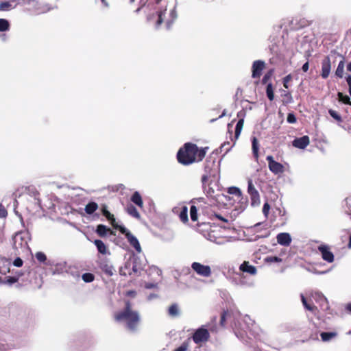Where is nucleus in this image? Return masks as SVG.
<instances>
[{
    "label": "nucleus",
    "mask_w": 351,
    "mask_h": 351,
    "mask_svg": "<svg viewBox=\"0 0 351 351\" xmlns=\"http://www.w3.org/2000/svg\"><path fill=\"white\" fill-rule=\"evenodd\" d=\"M12 240L14 249H26L28 247V241L30 240L29 234L28 232H17Z\"/></svg>",
    "instance_id": "nucleus-4"
},
{
    "label": "nucleus",
    "mask_w": 351,
    "mask_h": 351,
    "mask_svg": "<svg viewBox=\"0 0 351 351\" xmlns=\"http://www.w3.org/2000/svg\"><path fill=\"white\" fill-rule=\"evenodd\" d=\"M239 270L242 273H247L248 274L254 276L257 273V269L255 266L250 265L248 261H244L239 266Z\"/></svg>",
    "instance_id": "nucleus-19"
},
{
    "label": "nucleus",
    "mask_w": 351,
    "mask_h": 351,
    "mask_svg": "<svg viewBox=\"0 0 351 351\" xmlns=\"http://www.w3.org/2000/svg\"><path fill=\"white\" fill-rule=\"evenodd\" d=\"M114 319L123 324L131 332H136L141 322V316L137 311L133 310L129 301L125 302V308L114 314Z\"/></svg>",
    "instance_id": "nucleus-3"
},
{
    "label": "nucleus",
    "mask_w": 351,
    "mask_h": 351,
    "mask_svg": "<svg viewBox=\"0 0 351 351\" xmlns=\"http://www.w3.org/2000/svg\"><path fill=\"white\" fill-rule=\"evenodd\" d=\"M322 340L323 341H328L332 338L337 336V333L335 332H322L320 334Z\"/></svg>",
    "instance_id": "nucleus-32"
},
{
    "label": "nucleus",
    "mask_w": 351,
    "mask_h": 351,
    "mask_svg": "<svg viewBox=\"0 0 351 351\" xmlns=\"http://www.w3.org/2000/svg\"><path fill=\"white\" fill-rule=\"evenodd\" d=\"M156 287H157V284L154 283V282H147V283H145V287L147 289H152L156 288Z\"/></svg>",
    "instance_id": "nucleus-54"
},
{
    "label": "nucleus",
    "mask_w": 351,
    "mask_h": 351,
    "mask_svg": "<svg viewBox=\"0 0 351 351\" xmlns=\"http://www.w3.org/2000/svg\"><path fill=\"white\" fill-rule=\"evenodd\" d=\"M267 261L274 263H280L281 262L282 259L278 256H271L267 258Z\"/></svg>",
    "instance_id": "nucleus-53"
},
{
    "label": "nucleus",
    "mask_w": 351,
    "mask_h": 351,
    "mask_svg": "<svg viewBox=\"0 0 351 351\" xmlns=\"http://www.w3.org/2000/svg\"><path fill=\"white\" fill-rule=\"evenodd\" d=\"M347 71L351 72V61L347 64Z\"/></svg>",
    "instance_id": "nucleus-62"
},
{
    "label": "nucleus",
    "mask_w": 351,
    "mask_h": 351,
    "mask_svg": "<svg viewBox=\"0 0 351 351\" xmlns=\"http://www.w3.org/2000/svg\"><path fill=\"white\" fill-rule=\"evenodd\" d=\"M348 248H351V234H350V236L349 238V243H348Z\"/></svg>",
    "instance_id": "nucleus-64"
},
{
    "label": "nucleus",
    "mask_w": 351,
    "mask_h": 351,
    "mask_svg": "<svg viewBox=\"0 0 351 351\" xmlns=\"http://www.w3.org/2000/svg\"><path fill=\"white\" fill-rule=\"evenodd\" d=\"M186 348L184 346H181L175 350V351H186Z\"/></svg>",
    "instance_id": "nucleus-59"
},
{
    "label": "nucleus",
    "mask_w": 351,
    "mask_h": 351,
    "mask_svg": "<svg viewBox=\"0 0 351 351\" xmlns=\"http://www.w3.org/2000/svg\"><path fill=\"white\" fill-rule=\"evenodd\" d=\"M94 244L96 246L97 251L100 254L103 255L110 254V252L108 250L106 244L101 240L95 239L94 241Z\"/></svg>",
    "instance_id": "nucleus-22"
},
{
    "label": "nucleus",
    "mask_w": 351,
    "mask_h": 351,
    "mask_svg": "<svg viewBox=\"0 0 351 351\" xmlns=\"http://www.w3.org/2000/svg\"><path fill=\"white\" fill-rule=\"evenodd\" d=\"M166 11H167L166 8L157 10L156 12V13L147 16V21L149 22L155 21L156 28L159 27V26L164 21Z\"/></svg>",
    "instance_id": "nucleus-8"
},
{
    "label": "nucleus",
    "mask_w": 351,
    "mask_h": 351,
    "mask_svg": "<svg viewBox=\"0 0 351 351\" xmlns=\"http://www.w3.org/2000/svg\"><path fill=\"white\" fill-rule=\"evenodd\" d=\"M228 314V311H223L221 315V319H220V325L221 326H224L226 316Z\"/></svg>",
    "instance_id": "nucleus-47"
},
{
    "label": "nucleus",
    "mask_w": 351,
    "mask_h": 351,
    "mask_svg": "<svg viewBox=\"0 0 351 351\" xmlns=\"http://www.w3.org/2000/svg\"><path fill=\"white\" fill-rule=\"evenodd\" d=\"M169 16L171 18L170 20H167V25L168 26V27H170L171 24L173 23V21H175V19L177 18V13H176V8H173L170 13H169Z\"/></svg>",
    "instance_id": "nucleus-39"
},
{
    "label": "nucleus",
    "mask_w": 351,
    "mask_h": 351,
    "mask_svg": "<svg viewBox=\"0 0 351 351\" xmlns=\"http://www.w3.org/2000/svg\"><path fill=\"white\" fill-rule=\"evenodd\" d=\"M192 269L198 275L203 277H209L211 275V269L208 265H204L197 262L191 264Z\"/></svg>",
    "instance_id": "nucleus-6"
},
{
    "label": "nucleus",
    "mask_w": 351,
    "mask_h": 351,
    "mask_svg": "<svg viewBox=\"0 0 351 351\" xmlns=\"http://www.w3.org/2000/svg\"><path fill=\"white\" fill-rule=\"evenodd\" d=\"M265 63L263 60H256L252 64V77L258 78L261 75L262 71L265 68Z\"/></svg>",
    "instance_id": "nucleus-13"
},
{
    "label": "nucleus",
    "mask_w": 351,
    "mask_h": 351,
    "mask_svg": "<svg viewBox=\"0 0 351 351\" xmlns=\"http://www.w3.org/2000/svg\"><path fill=\"white\" fill-rule=\"evenodd\" d=\"M247 192L250 195L252 204L254 205L260 202V196L258 191L255 189L252 180L247 182Z\"/></svg>",
    "instance_id": "nucleus-11"
},
{
    "label": "nucleus",
    "mask_w": 351,
    "mask_h": 351,
    "mask_svg": "<svg viewBox=\"0 0 351 351\" xmlns=\"http://www.w3.org/2000/svg\"><path fill=\"white\" fill-rule=\"evenodd\" d=\"M308 68H309V64H308V62H305L302 66V69L304 72H306L308 70Z\"/></svg>",
    "instance_id": "nucleus-56"
},
{
    "label": "nucleus",
    "mask_w": 351,
    "mask_h": 351,
    "mask_svg": "<svg viewBox=\"0 0 351 351\" xmlns=\"http://www.w3.org/2000/svg\"><path fill=\"white\" fill-rule=\"evenodd\" d=\"M338 100L339 101L351 106V100L348 95H344L341 92L337 93Z\"/></svg>",
    "instance_id": "nucleus-31"
},
{
    "label": "nucleus",
    "mask_w": 351,
    "mask_h": 351,
    "mask_svg": "<svg viewBox=\"0 0 351 351\" xmlns=\"http://www.w3.org/2000/svg\"><path fill=\"white\" fill-rule=\"evenodd\" d=\"M271 74H272V71H269L268 73H267L263 77L262 79V83L263 84H266L267 83L268 80L271 78Z\"/></svg>",
    "instance_id": "nucleus-49"
},
{
    "label": "nucleus",
    "mask_w": 351,
    "mask_h": 351,
    "mask_svg": "<svg viewBox=\"0 0 351 351\" xmlns=\"http://www.w3.org/2000/svg\"><path fill=\"white\" fill-rule=\"evenodd\" d=\"M141 269V266L138 264L136 258L134 257V261L132 264V271L134 273H137Z\"/></svg>",
    "instance_id": "nucleus-46"
},
{
    "label": "nucleus",
    "mask_w": 351,
    "mask_h": 351,
    "mask_svg": "<svg viewBox=\"0 0 351 351\" xmlns=\"http://www.w3.org/2000/svg\"><path fill=\"white\" fill-rule=\"evenodd\" d=\"M208 147L199 148L197 145L192 143H186L177 153V158L180 163L188 165L194 162L203 160L206 154Z\"/></svg>",
    "instance_id": "nucleus-2"
},
{
    "label": "nucleus",
    "mask_w": 351,
    "mask_h": 351,
    "mask_svg": "<svg viewBox=\"0 0 351 351\" xmlns=\"http://www.w3.org/2000/svg\"><path fill=\"white\" fill-rule=\"evenodd\" d=\"M23 260L19 258V257H17L14 259V261H13V265L15 266V267H20L23 265Z\"/></svg>",
    "instance_id": "nucleus-48"
},
{
    "label": "nucleus",
    "mask_w": 351,
    "mask_h": 351,
    "mask_svg": "<svg viewBox=\"0 0 351 351\" xmlns=\"http://www.w3.org/2000/svg\"><path fill=\"white\" fill-rule=\"evenodd\" d=\"M10 23L8 20L0 19V32H5L9 29Z\"/></svg>",
    "instance_id": "nucleus-37"
},
{
    "label": "nucleus",
    "mask_w": 351,
    "mask_h": 351,
    "mask_svg": "<svg viewBox=\"0 0 351 351\" xmlns=\"http://www.w3.org/2000/svg\"><path fill=\"white\" fill-rule=\"evenodd\" d=\"M117 230L125 236L130 245H132L137 252L141 253L142 252L141 245L137 238L134 236L125 226H121L119 227Z\"/></svg>",
    "instance_id": "nucleus-5"
},
{
    "label": "nucleus",
    "mask_w": 351,
    "mask_h": 351,
    "mask_svg": "<svg viewBox=\"0 0 351 351\" xmlns=\"http://www.w3.org/2000/svg\"><path fill=\"white\" fill-rule=\"evenodd\" d=\"M190 217L193 221L197 219V210L195 206L192 205L190 208Z\"/></svg>",
    "instance_id": "nucleus-41"
},
{
    "label": "nucleus",
    "mask_w": 351,
    "mask_h": 351,
    "mask_svg": "<svg viewBox=\"0 0 351 351\" xmlns=\"http://www.w3.org/2000/svg\"><path fill=\"white\" fill-rule=\"evenodd\" d=\"M214 217L223 222H228V219H225L223 217H222L221 215H219V214H217V213H215L214 214Z\"/></svg>",
    "instance_id": "nucleus-55"
},
{
    "label": "nucleus",
    "mask_w": 351,
    "mask_h": 351,
    "mask_svg": "<svg viewBox=\"0 0 351 351\" xmlns=\"http://www.w3.org/2000/svg\"><path fill=\"white\" fill-rule=\"evenodd\" d=\"M266 95H267V97H268V99L270 101H273L274 100V89H273V86H272L271 83H269L267 85V87H266Z\"/></svg>",
    "instance_id": "nucleus-36"
},
{
    "label": "nucleus",
    "mask_w": 351,
    "mask_h": 351,
    "mask_svg": "<svg viewBox=\"0 0 351 351\" xmlns=\"http://www.w3.org/2000/svg\"><path fill=\"white\" fill-rule=\"evenodd\" d=\"M243 123H244V121L243 119H239L237 123V125L235 127V132H234V138L236 139H237L239 138V136H240V134H241V130L243 127Z\"/></svg>",
    "instance_id": "nucleus-33"
},
{
    "label": "nucleus",
    "mask_w": 351,
    "mask_h": 351,
    "mask_svg": "<svg viewBox=\"0 0 351 351\" xmlns=\"http://www.w3.org/2000/svg\"><path fill=\"white\" fill-rule=\"evenodd\" d=\"M17 203H18L16 199H14V212L16 215H18V212L16 210V207Z\"/></svg>",
    "instance_id": "nucleus-63"
},
{
    "label": "nucleus",
    "mask_w": 351,
    "mask_h": 351,
    "mask_svg": "<svg viewBox=\"0 0 351 351\" xmlns=\"http://www.w3.org/2000/svg\"><path fill=\"white\" fill-rule=\"evenodd\" d=\"M252 153L255 158L258 157V142L255 136L252 138Z\"/></svg>",
    "instance_id": "nucleus-30"
},
{
    "label": "nucleus",
    "mask_w": 351,
    "mask_h": 351,
    "mask_svg": "<svg viewBox=\"0 0 351 351\" xmlns=\"http://www.w3.org/2000/svg\"><path fill=\"white\" fill-rule=\"evenodd\" d=\"M131 201L140 208H142L143 206V202L141 195L138 191H135L132 194L131 197Z\"/></svg>",
    "instance_id": "nucleus-24"
},
{
    "label": "nucleus",
    "mask_w": 351,
    "mask_h": 351,
    "mask_svg": "<svg viewBox=\"0 0 351 351\" xmlns=\"http://www.w3.org/2000/svg\"><path fill=\"white\" fill-rule=\"evenodd\" d=\"M18 281V277L16 276H8L6 277L4 280H2L0 278V283L1 284H8L9 285H12V284Z\"/></svg>",
    "instance_id": "nucleus-35"
},
{
    "label": "nucleus",
    "mask_w": 351,
    "mask_h": 351,
    "mask_svg": "<svg viewBox=\"0 0 351 351\" xmlns=\"http://www.w3.org/2000/svg\"><path fill=\"white\" fill-rule=\"evenodd\" d=\"M101 2L102 3V4L104 5V7H106V8L109 7V3L107 2L106 0H101Z\"/></svg>",
    "instance_id": "nucleus-61"
},
{
    "label": "nucleus",
    "mask_w": 351,
    "mask_h": 351,
    "mask_svg": "<svg viewBox=\"0 0 351 351\" xmlns=\"http://www.w3.org/2000/svg\"><path fill=\"white\" fill-rule=\"evenodd\" d=\"M328 113L336 121L339 122L342 121L341 117L335 110L330 109Z\"/></svg>",
    "instance_id": "nucleus-44"
},
{
    "label": "nucleus",
    "mask_w": 351,
    "mask_h": 351,
    "mask_svg": "<svg viewBox=\"0 0 351 351\" xmlns=\"http://www.w3.org/2000/svg\"><path fill=\"white\" fill-rule=\"evenodd\" d=\"M269 209H270L269 204L267 202L265 203L263 205V213L265 215V216L267 217L268 215Z\"/></svg>",
    "instance_id": "nucleus-51"
},
{
    "label": "nucleus",
    "mask_w": 351,
    "mask_h": 351,
    "mask_svg": "<svg viewBox=\"0 0 351 351\" xmlns=\"http://www.w3.org/2000/svg\"><path fill=\"white\" fill-rule=\"evenodd\" d=\"M309 143V137L308 136H303L302 137L295 138L292 142V145L296 148L304 149L308 145Z\"/></svg>",
    "instance_id": "nucleus-18"
},
{
    "label": "nucleus",
    "mask_w": 351,
    "mask_h": 351,
    "mask_svg": "<svg viewBox=\"0 0 351 351\" xmlns=\"http://www.w3.org/2000/svg\"><path fill=\"white\" fill-rule=\"evenodd\" d=\"M108 232H110L111 234H113V232L109 229L107 228L106 226L104 225V224H99L97 226V228H96V233L99 236V237H105L106 236Z\"/></svg>",
    "instance_id": "nucleus-25"
},
{
    "label": "nucleus",
    "mask_w": 351,
    "mask_h": 351,
    "mask_svg": "<svg viewBox=\"0 0 351 351\" xmlns=\"http://www.w3.org/2000/svg\"><path fill=\"white\" fill-rule=\"evenodd\" d=\"M226 110H223V111L222 114H221V115H219L218 118L211 119V120H210V122H211V123H212V122H214V121H216L217 119H221V118H222V117H225V116H226Z\"/></svg>",
    "instance_id": "nucleus-57"
},
{
    "label": "nucleus",
    "mask_w": 351,
    "mask_h": 351,
    "mask_svg": "<svg viewBox=\"0 0 351 351\" xmlns=\"http://www.w3.org/2000/svg\"><path fill=\"white\" fill-rule=\"evenodd\" d=\"M300 297H301V301H302V304H303L304 307L305 308V309H306L309 311H311V312H314L315 310H317V307L315 306L308 303L306 298L304 297V295L303 294H301Z\"/></svg>",
    "instance_id": "nucleus-28"
},
{
    "label": "nucleus",
    "mask_w": 351,
    "mask_h": 351,
    "mask_svg": "<svg viewBox=\"0 0 351 351\" xmlns=\"http://www.w3.org/2000/svg\"><path fill=\"white\" fill-rule=\"evenodd\" d=\"M318 250L322 254V258L328 263H332L334 261V254L330 250L326 245H321L318 247Z\"/></svg>",
    "instance_id": "nucleus-12"
},
{
    "label": "nucleus",
    "mask_w": 351,
    "mask_h": 351,
    "mask_svg": "<svg viewBox=\"0 0 351 351\" xmlns=\"http://www.w3.org/2000/svg\"><path fill=\"white\" fill-rule=\"evenodd\" d=\"M312 298L319 304L322 311H326L329 308L327 298L320 292L316 291L311 294Z\"/></svg>",
    "instance_id": "nucleus-9"
},
{
    "label": "nucleus",
    "mask_w": 351,
    "mask_h": 351,
    "mask_svg": "<svg viewBox=\"0 0 351 351\" xmlns=\"http://www.w3.org/2000/svg\"><path fill=\"white\" fill-rule=\"evenodd\" d=\"M209 337L210 335L208 330L204 326H202L194 332L193 335V340L195 343L198 344L208 341Z\"/></svg>",
    "instance_id": "nucleus-7"
},
{
    "label": "nucleus",
    "mask_w": 351,
    "mask_h": 351,
    "mask_svg": "<svg viewBox=\"0 0 351 351\" xmlns=\"http://www.w3.org/2000/svg\"><path fill=\"white\" fill-rule=\"evenodd\" d=\"M276 239L278 243L282 246L290 245L292 241L291 237L288 232H280L278 234Z\"/></svg>",
    "instance_id": "nucleus-17"
},
{
    "label": "nucleus",
    "mask_w": 351,
    "mask_h": 351,
    "mask_svg": "<svg viewBox=\"0 0 351 351\" xmlns=\"http://www.w3.org/2000/svg\"><path fill=\"white\" fill-rule=\"evenodd\" d=\"M205 174L202 177L204 190L208 197L219 201L221 196L227 197L221 193L219 185V168L214 160L206 161L205 165Z\"/></svg>",
    "instance_id": "nucleus-1"
},
{
    "label": "nucleus",
    "mask_w": 351,
    "mask_h": 351,
    "mask_svg": "<svg viewBox=\"0 0 351 351\" xmlns=\"http://www.w3.org/2000/svg\"><path fill=\"white\" fill-rule=\"evenodd\" d=\"M126 211L130 216H132L137 219H139L141 218V215H140L138 211L137 210L136 207L134 206H133L132 204H129L127 206Z\"/></svg>",
    "instance_id": "nucleus-27"
},
{
    "label": "nucleus",
    "mask_w": 351,
    "mask_h": 351,
    "mask_svg": "<svg viewBox=\"0 0 351 351\" xmlns=\"http://www.w3.org/2000/svg\"><path fill=\"white\" fill-rule=\"evenodd\" d=\"M331 60L329 56H326L322 62L321 76L323 79H326L330 73Z\"/></svg>",
    "instance_id": "nucleus-16"
},
{
    "label": "nucleus",
    "mask_w": 351,
    "mask_h": 351,
    "mask_svg": "<svg viewBox=\"0 0 351 351\" xmlns=\"http://www.w3.org/2000/svg\"><path fill=\"white\" fill-rule=\"evenodd\" d=\"M35 257L40 263H44L47 260L46 255L42 252H36Z\"/></svg>",
    "instance_id": "nucleus-43"
},
{
    "label": "nucleus",
    "mask_w": 351,
    "mask_h": 351,
    "mask_svg": "<svg viewBox=\"0 0 351 351\" xmlns=\"http://www.w3.org/2000/svg\"><path fill=\"white\" fill-rule=\"evenodd\" d=\"M98 208V204L95 202H90L88 203L85 208L84 210L86 214L88 215H92L94 213L95 211H96Z\"/></svg>",
    "instance_id": "nucleus-26"
},
{
    "label": "nucleus",
    "mask_w": 351,
    "mask_h": 351,
    "mask_svg": "<svg viewBox=\"0 0 351 351\" xmlns=\"http://www.w3.org/2000/svg\"><path fill=\"white\" fill-rule=\"evenodd\" d=\"M82 278L85 282H91L94 280L95 276L91 273H84L82 274Z\"/></svg>",
    "instance_id": "nucleus-42"
},
{
    "label": "nucleus",
    "mask_w": 351,
    "mask_h": 351,
    "mask_svg": "<svg viewBox=\"0 0 351 351\" xmlns=\"http://www.w3.org/2000/svg\"><path fill=\"white\" fill-rule=\"evenodd\" d=\"M346 82L349 88H351V75H348L346 78Z\"/></svg>",
    "instance_id": "nucleus-58"
},
{
    "label": "nucleus",
    "mask_w": 351,
    "mask_h": 351,
    "mask_svg": "<svg viewBox=\"0 0 351 351\" xmlns=\"http://www.w3.org/2000/svg\"><path fill=\"white\" fill-rule=\"evenodd\" d=\"M287 121L289 123H295L297 121V119L293 112H289L287 114Z\"/></svg>",
    "instance_id": "nucleus-45"
},
{
    "label": "nucleus",
    "mask_w": 351,
    "mask_h": 351,
    "mask_svg": "<svg viewBox=\"0 0 351 351\" xmlns=\"http://www.w3.org/2000/svg\"><path fill=\"white\" fill-rule=\"evenodd\" d=\"M8 215L7 210L4 208V206L0 203V217L4 218L6 217Z\"/></svg>",
    "instance_id": "nucleus-50"
},
{
    "label": "nucleus",
    "mask_w": 351,
    "mask_h": 351,
    "mask_svg": "<svg viewBox=\"0 0 351 351\" xmlns=\"http://www.w3.org/2000/svg\"><path fill=\"white\" fill-rule=\"evenodd\" d=\"M236 275L238 276V277H230L228 278L232 284L237 286L251 285L250 283L247 282L243 277V275L241 272L236 273Z\"/></svg>",
    "instance_id": "nucleus-20"
},
{
    "label": "nucleus",
    "mask_w": 351,
    "mask_h": 351,
    "mask_svg": "<svg viewBox=\"0 0 351 351\" xmlns=\"http://www.w3.org/2000/svg\"><path fill=\"white\" fill-rule=\"evenodd\" d=\"M179 217L182 222L184 223L188 221V212L187 208L186 206L182 208V210H181Z\"/></svg>",
    "instance_id": "nucleus-40"
},
{
    "label": "nucleus",
    "mask_w": 351,
    "mask_h": 351,
    "mask_svg": "<svg viewBox=\"0 0 351 351\" xmlns=\"http://www.w3.org/2000/svg\"><path fill=\"white\" fill-rule=\"evenodd\" d=\"M168 313L171 317H177L180 315V311L178 306L176 304H173L169 306Z\"/></svg>",
    "instance_id": "nucleus-34"
},
{
    "label": "nucleus",
    "mask_w": 351,
    "mask_h": 351,
    "mask_svg": "<svg viewBox=\"0 0 351 351\" xmlns=\"http://www.w3.org/2000/svg\"><path fill=\"white\" fill-rule=\"evenodd\" d=\"M99 268L108 276H112L114 274L115 269L109 261L106 259H103L99 261Z\"/></svg>",
    "instance_id": "nucleus-14"
},
{
    "label": "nucleus",
    "mask_w": 351,
    "mask_h": 351,
    "mask_svg": "<svg viewBox=\"0 0 351 351\" xmlns=\"http://www.w3.org/2000/svg\"><path fill=\"white\" fill-rule=\"evenodd\" d=\"M10 261L5 258H0V274L5 275L10 272Z\"/></svg>",
    "instance_id": "nucleus-21"
},
{
    "label": "nucleus",
    "mask_w": 351,
    "mask_h": 351,
    "mask_svg": "<svg viewBox=\"0 0 351 351\" xmlns=\"http://www.w3.org/2000/svg\"><path fill=\"white\" fill-rule=\"evenodd\" d=\"M345 67V59L341 56V60L339 62L337 67L336 69L335 75L338 78H343Z\"/></svg>",
    "instance_id": "nucleus-23"
},
{
    "label": "nucleus",
    "mask_w": 351,
    "mask_h": 351,
    "mask_svg": "<svg viewBox=\"0 0 351 351\" xmlns=\"http://www.w3.org/2000/svg\"><path fill=\"white\" fill-rule=\"evenodd\" d=\"M15 0H10L9 1H2L0 3V10L8 11L14 8L12 3H14Z\"/></svg>",
    "instance_id": "nucleus-29"
},
{
    "label": "nucleus",
    "mask_w": 351,
    "mask_h": 351,
    "mask_svg": "<svg viewBox=\"0 0 351 351\" xmlns=\"http://www.w3.org/2000/svg\"><path fill=\"white\" fill-rule=\"evenodd\" d=\"M266 160L268 162L269 169L272 173L278 174L283 172V165L280 162L275 161L272 156H267Z\"/></svg>",
    "instance_id": "nucleus-10"
},
{
    "label": "nucleus",
    "mask_w": 351,
    "mask_h": 351,
    "mask_svg": "<svg viewBox=\"0 0 351 351\" xmlns=\"http://www.w3.org/2000/svg\"><path fill=\"white\" fill-rule=\"evenodd\" d=\"M101 211L102 215L109 221L110 224L113 226L114 229H118L119 227L121 226V225H119L114 215L111 214L110 211L108 210V206L105 204L102 205Z\"/></svg>",
    "instance_id": "nucleus-15"
},
{
    "label": "nucleus",
    "mask_w": 351,
    "mask_h": 351,
    "mask_svg": "<svg viewBox=\"0 0 351 351\" xmlns=\"http://www.w3.org/2000/svg\"><path fill=\"white\" fill-rule=\"evenodd\" d=\"M291 77L290 75H288L283 78V85L286 88H288V83L291 80Z\"/></svg>",
    "instance_id": "nucleus-52"
},
{
    "label": "nucleus",
    "mask_w": 351,
    "mask_h": 351,
    "mask_svg": "<svg viewBox=\"0 0 351 351\" xmlns=\"http://www.w3.org/2000/svg\"><path fill=\"white\" fill-rule=\"evenodd\" d=\"M228 193L231 195H234L238 197H240L242 195L241 190L236 186L229 187L228 189Z\"/></svg>",
    "instance_id": "nucleus-38"
},
{
    "label": "nucleus",
    "mask_w": 351,
    "mask_h": 351,
    "mask_svg": "<svg viewBox=\"0 0 351 351\" xmlns=\"http://www.w3.org/2000/svg\"><path fill=\"white\" fill-rule=\"evenodd\" d=\"M152 269H153L154 271H156V273L158 274V275H159V276H160V275H161V274H162V271H161L159 268H158L157 267H154Z\"/></svg>",
    "instance_id": "nucleus-60"
}]
</instances>
